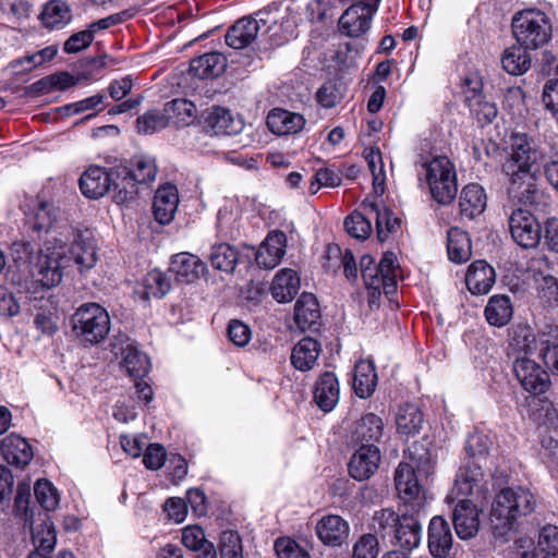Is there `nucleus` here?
<instances>
[{"instance_id":"412c9836","label":"nucleus","mask_w":558,"mask_h":558,"mask_svg":"<svg viewBox=\"0 0 558 558\" xmlns=\"http://www.w3.org/2000/svg\"><path fill=\"white\" fill-rule=\"evenodd\" d=\"M286 247L287 235L284 232L279 230L269 232L256 252V264L266 269L275 268L286 254Z\"/></svg>"},{"instance_id":"c03bdc74","label":"nucleus","mask_w":558,"mask_h":558,"mask_svg":"<svg viewBox=\"0 0 558 558\" xmlns=\"http://www.w3.org/2000/svg\"><path fill=\"white\" fill-rule=\"evenodd\" d=\"M32 539L35 551L51 553L57 542L53 523L45 515L32 524Z\"/></svg>"},{"instance_id":"4be33fe9","label":"nucleus","mask_w":558,"mask_h":558,"mask_svg":"<svg viewBox=\"0 0 558 558\" xmlns=\"http://www.w3.org/2000/svg\"><path fill=\"white\" fill-rule=\"evenodd\" d=\"M452 533L449 523L439 515L430 519L428 525L427 545L435 558H446L452 547Z\"/></svg>"},{"instance_id":"72a5a7b5","label":"nucleus","mask_w":558,"mask_h":558,"mask_svg":"<svg viewBox=\"0 0 558 558\" xmlns=\"http://www.w3.org/2000/svg\"><path fill=\"white\" fill-rule=\"evenodd\" d=\"M486 194L478 184H469L463 187L459 197L460 215L466 219H473L486 208Z\"/></svg>"},{"instance_id":"58836bf2","label":"nucleus","mask_w":558,"mask_h":558,"mask_svg":"<svg viewBox=\"0 0 558 558\" xmlns=\"http://www.w3.org/2000/svg\"><path fill=\"white\" fill-rule=\"evenodd\" d=\"M423 422V413L416 404L405 403L399 407L396 415L398 433L413 436L420 432Z\"/></svg>"},{"instance_id":"6ab92c4d","label":"nucleus","mask_w":558,"mask_h":558,"mask_svg":"<svg viewBox=\"0 0 558 558\" xmlns=\"http://www.w3.org/2000/svg\"><path fill=\"white\" fill-rule=\"evenodd\" d=\"M361 208L375 219L379 241H386L390 234H396L401 230V219L381 202L365 198Z\"/></svg>"},{"instance_id":"c9c22d12","label":"nucleus","mask_w":558,"mask_h":558,"mask_svg":"<svg viewBox=\"0 0 558 558\" xmlns=\"http://www.w3.org/2000/svg\"><path fill=\"white\" fill-rule=\"evenodd\" d=\"M205 124L216 135L236 134L243 128L241 120L234 119L228 109L221 107H214L208 111Z\"/></svg>"},{"instance_id":"473e14b6","label":"nucleus","mask_w":558,"mask_h":558,"mask_svg":"<svg viewBox=\"0 0 558 558\" xmlns=\"http://www.w3.org/2000/svg\"><path fill=\"white\" fill-rule=\"evenodd\" d=\"M320 351V343L316 339L305 337L293 347L291 364L301 372H307L315 366Z\"/></svg>"},{"instance_id":"f8f14e48","label":"nucleus","mask_w":558,"mask_h":558,"mask_svg":"<svg viewBox=\"0 0 558 558\" xmlns=\"http://www.w3.org/2000/svg\"><path fill=\"white\" fill-rule=\"evenodd\" d=\"M395 485L407 511H412V513L424 511L426 497L422 492L412 465L403 462L398 465L395 473Z\"/></svg>"},{"instance_id":"69168bd1","label":"nucleus","mask_w":558,"mask_h":558,"mask_svg":"<svg viewBox=\"0 0 558 558\" xmlns=\"http://www.w3.org/2000/svg\"><path fill=\"white\" fill-rule=\"evenodd\" d=\"M492 445L493 441L487 435L474 433L468 437L465 449L470 458L481 460L486 458Z\"/></svg>"},{"instance_id":"a19ab883","label":"nucleus","mask_w":558,"mask_h":558,"mask_svg":"<svg viewBox=\"0 0 558 558\" xmlns=\"http://www.w3.org/2000/svg\"><path fill=\"white\" fill-rule=\"evenodd\" d=\"M512 314V304L510 298L507 295H493L485 307L487 322L497 327L507 325Z\"/></svg>"},{"instance_id":"393cba45","label":"nucleus","mask_w":558,"mask_h":558,"mask_svg":"<svg viewBox=\"0 0 558 558\" xmlns=\"http://www.w3.org/2000/svg\"><path fill=\"white\" fill-rule=\"evenodd\" d=\"M317 299L312 293H302L294 306V322L302 330H316L320 323Z\"/></svg>"},{"instance_id":"5fc2aeb1","label":"nucleus","mask_w":558,"mask_h":558,"mask_svg":"<svg viewBox=\"0 0 558 558\" xmlns=\"http://www.w3.org/2000/svg\"><path fill=\"white\" fill-rule=\"evenodd\" d=\"M105 28V19H100L97 22L89 25V27L85 31L73 34L65 43H64V51L66 53H77L83 49L87 48L94 39V34L97 31Z\"/></svg>"},{"instance_id":"2eb2a0df","label":"nucleus","mask_w":558,"mask_h":558,"mask_svg":"<svg viewBox=\"0 0 558 558\" xmlns=\"http://www.w3.org/2000/svg\"><path fill=\"white\" fill-rule=\"evenodd\" d=\"M454 502L452 522L457 535L461 539L473 538L480 529L478 507L484 502L471 498H459Z\"/></svg>"},{"instance_id":"49530a36","label":"nucleus","mask_w":558,"mask_h":558,"mask_svg":"<svg viewBox=\"0 0 558 558\" xmlns=\"http://www.w3.org/2000/svg\"><path fill=\"white\" fill-rule=\"evenodd\" d=\"M141 299H161L171 290V282L167 275L158 269L149 271L143 279Z\"/></svg>"},{"instance_id":"09e8293b","label":"nucleus","mask_w":558,"mask_h":558,"mask_svg":"<svg viewBox=\"0 0 558 558\" xmlns=\"http://www.w3.org/2000/svg\"><path fill=\"white\" fill-rule=\"evenodd\" d=\"M131 168L132 179H134L135 186L141 184H148L155 181L158 168L153 157L147 155H137L128 162Z\"/></svg>"},{"instance_id":"6e6d98bb","label":"nucleus","mask_w":558,"mask_h":558,"mask_svg":"<svg viewBox=\"0 0 558 558\" xmlns=\"http://www.w3.org/2000/svg\"><path fill=\"white\" fill-rule=\"evenodd\" d=\"M373 217L365 213H353L344 220L347 232L355 239H366L372 233Z\"/></svg>"},{"instance_id":"052dcab7","label":"nucleus","mask_w":558,"mask_h":558,"mask_svg":"<svg viewBox=\"0 0 558 558\" xmlns=\"http://www.w3.org/2000/svg\"><path fill=\"white\" fill-rule=\"evenodd\" d=\"M378 554V538L372 533L361 535L352 547V558H377Z\"/></svg>"},{"instance_id":"4468645a","label":"nucleus","mask_w":558,"mask_h":558,"mask_svg":"<svg viewBox=\"0 0 558 558\" xmlns=\"http://www.w3.org/2000/svg\"><path fill=\"white\" fill-rule=\"evenodd\" d=\"M508 222L511 238L519 246L529 250L538 245L542 229L532 213L519 208L512 211Z\"/></svg>"},{"instance_id":"f704fd0d","label":"nucleus","mask_w":558,"mask_h":558,"mask_svg":"<svg viewBox=\"0 0 558 558\" xmlns=\"http://www.w3.org/2000/svg\"><path fill=\"white\" fill-rule=\"evenodd\" d=\"M227 68V59L220 52H208L194 58L190 64V72L202 80L214 78L221 75Z\"/></svg>"},{"instance_id":"9d476101","label":"nucleus","mask_w":558,"mask_h":558,"mask_svg":"<svg viewBox=\"0 0 558 558\" xmlns=\"http://www.w3.org/2000/svg\"><path fill=\"white\" fill-rule=\"evenodd\" d=\"M73 329L85 342H101L105 338V310L97 303L83 304L73 315Z\"/></svg>"},{"instance_id":"e433bc0d","label":"nucleus","mask_w":558,"mask_h":558,"mask_svg":"<svg viewBox=\"0 0 558 558\" xmlns=\"http://www.w3.org/2000/svg\"><path fill=\"white\" fill-rule=\"evenodd\" d=\"M257 35V22L243 17L228 29L225 39L229 47L243 49L252 44Z\"/></svg>"},{"instance_id":"0eeeda50","label":"nucleus","mask_w":558,"mask_h":558,"mask_svg":"<svg viewBox=\"0 0 558 558\" xmlns=\"http://www.w3.org/2000/svg\"><path fill=\"white\" fill-rule=\"evenodd\" d=\"M488 494V484L484 480L481 465L475 461H469L458 470L453 487L447 495L446 501L451 505L459 498H471L478 502H485Z\"/></svg>"},{"instance_id":"f3484780","label":"nucleus","mask_w":558,"mask_h":558,"mask_svg":"<svg viewBox=\"0 0 558 558\" xmlns=\"http://www.w3.org/2000/svg\"><path fill=\"white\" fill-rule=\"evenodd\" d=\"M380 451L376 445H362L350 458L348 471L355 481H366L378 470Z\"/></svg>"},{"instance_id":"4c0bfd02","label":"nucleus","mask_w":558,"mask_h":558,"mask_svg":"<svg viewBox=\"0 0 558 558\" xmlns=\"http://www.w3.org/2000/svg\"><path fill=\"white\" fill-rule=\"evenodd\" d=\"M39 19L46 28L60 29L70 23L71 9L64 1L51 0L44 5Z\"/></svg>"},{"instance_id":"b1692460","label":"nucleus","mask_w":558,"mask_h":558,"mask_svg":"<svg viewBox=\"0 0 558 558\" xmlns=\"http://www.w3.org/2000/svg\"><path fill=\"white\" fill-rule=\"evenodd\" d=\"M1 454L11 465L24 469L34 457L33 448L28 441L16 434H10L1 440Z\"/></svg>"},{"instance_id":"6e6552de","label":"nucleus","mask_w":558,"mask_h":558,"mask_svg":"<svg viewBox=\"0 0 558 558\" xmlns=\"http://www.w3.org/2000/svg\"><path fill=\"white\" fill-rule=\"evenodd\" d=\"M426 180L434 199L439 204H449L456 196L458 184L451 161L438 156L424 163Z\"/></svg>"},{"instance_id":"de8ad7c7","label":"nucleus","mask_w":558,"mask_h":558,"mask_svg":"<svg viewBox=\"0 0 558 558\" xmlns=\"http://www.w3.org/2000/svg\"><path fill=\"white\" fill-rule=\"evenodd\" d=\"M447 251L449 259L457 264L465 263L471 257V240L469 234L458 228L448 232Z\"/></svg>"},{"instance_id":"774afa93","label":"nucleus","mask_w":558,"mask_h":558,"mask_svg":"<svg viewBox=\"0 0 558 558\" xmlns=\"http://www.w3.org/2000/svg\"><path fill=\"white\" fill-rule=\"evenodd\" d=\"M537 294L549 305H558V279L551 275L542 276L537 280Z\"/></svg>"},{"instance_id":"7ed1b4c3","label":"nucleus","mask_w":558,"mask_h":558,"mask_svg":"<svg viewBox=\"0 0 558 558\" xmlns=\"http://www.w3.org/2000/svg\"><path fill=\"white\" fill-rule=\"evenodd\" d=\"M537 497L527 487L514 486L501 489L494 498L489 521L495 537L506 538L514 531L522 518L537 508Z\"/></svg>"},{"instance_id":"a18cd8bd","label":"nucleus","mask_w":558,"mask_h":558,"mask_svg":"<svg viewBox=\"0 0 558 558\" xmlns=\"http://www.w3.org/2000/svg\"><path fill=\"white\" fill-rule=\"evenodd\" d=\"M60 217V210L53 203L38 201L29 218L33 230L36 232H48Z\"/></svg>"},{"instance_id":"680f3d73","label":"nucleus","mask_w":558,"mask_h":558,"mask_svg":"<svg viewBox=\"0 0 558 558\" xmlns=\"http://www.w3.org/2000/svg\"><path fill=\"white\" fill-rule=\"evenodd\" d=\"M219 551L221 558H243L240 535L234 531H225L220 536Z\"/></svg>"},{"instance_id":"bf43d9fd","label":"nucleus","mask_w":558,"mask_h":558,"mask_svg":"<svg viewBox=\"0 0 558 558\" xmlns=\"http://www.w3.org/2000/svg\"><path fill=\"white\" fill-rule=\"evenodd\" d=\"M535 549L546 555L558 557V526L547 524L543 526L538 534Z\"/></svg>"},{"instance_id":"dca6fc26","label":"nucleus","mask_w":558,"mask_h":558,"mask_svg":"<svg viewBox=\"0 0 558 558\" xmlns=\"http://www.w3.org/2000/svg\"><path fill=\"white\" fill-rule=\"evenodd\" d=\"M376 8L369 3L357 2L349 7L339 19V31L348 37H360L371 26Z\"/></svg>"},{"instance_id":"7c9ffc66","label":"nucleus","mask_w":558,"mask_h":558,"mask_svg":"<svg viewBox=\"0 0 558 558\" xmlns=\"http://www.w3.org/2000/svg\"><path fill=\"white\" fill-rule=\"evenodd\" d=\"M339 383L332 372L322 374L316 383L314 399L325 412L331 411L339 401Z\"/></svg>"},{"instance_id":"c85d7f7f","label":"nucleus","mask_w":558,"mask_h":558,"mask_svg":"<svg viewBox=\"0 0 558 558\" xmlns=\"http://www.w3.org/2000/svg\"><path fill=\"white\" fill-rule=\"evenodd\" d=\"M385 434V423L383 418L375 413L364 414L354 426L352 439L362 445H374L378 442Z\"/></svg>"},{"instance_id":"1a4fd4ad","label":"nucleus","mask_w":558,"mask_h":558,"mask_svg":"<svg viewBox=\"0 0 558 558\" xmlns=\"http://www.w3.org/2000/svg\"><path fill=\"white\" fill-rule=\"evenodd\" d=\"M109 347L113 357L131 378L143 379L147 376L150 371L148 356L125 333L114 336Z\"/></svg>"},{"instance_id":"13d9d810","label":"nucleus","mask_w":558,"mask_h":558,"mask_svg":"<svg viewBox=\"0 0 558 558\" xmlns=\"http://www.w3.org/2000/svg\"><path fill=\"white\" fill-rule=\"evenodd\" d=\"M38 504L47 511L54 510L59 505V494L56 487L47 480H38L34 487Z\"/></svg>"},{"instance_id":"3c124183","label":"nucleus","mask_w":558,"mask_h":558,"mask_svg":"<svg viewBox=\"0 0 558 558\" xmlns=\"http://www.w3.org/2000/svg\"><path fill=\"white\" fill-rule=\"evenodd\" d=\"M238 251L228 243L215 244L211 247L209 260L211 266L220 271L232 274L238 264Z\"/></svg>"},{"instance_id":"a211bd4d","label":"nucleus","mask_w":558,"mask_h":558,"mask_svg":"<svg viewBox=\"0 0 558 558\" xmlns=\"http://www.w3.org/2000/svg\"><path fill=\"white\" fill-rule=\"evenodd\" d=\"M315 532L325 546L341 547L349 538L350 524L338 514H327L317 521Z\"/></svg>"},{"instance_id":"ea45409f","label":"nucleus","mask_w":558,"mask_h":558,"mask_svg":"<svg viewBox=\"0 0 558 558\" xmlns=\"http://www.w3.org/2000/svg\"><path fill=\"white\" fill-rule=\"evenodd\" d=\"M377 374L375 366L369 361H360L355 365L353 388L360 398H368L375 391Z\"/></svg>"},{"instance_id":"39448f33","label":"nucleus","mask_w":558,"mask_h":558,"mask_svg":"<svg viewBox=\"0 0 558 558\" xmlns=\"http://www.w3.org/2000/svg\"><path fill=\"white\" fill-rule=\"evenodd\" d=\"M513 341L525 353H536L548 371L558 375V325H545L536 335L526 328L515 331Z\"/></svg>"},{"instance_id":"f257e3e1","label":"nucleus","mask_w":558,"mask_h":558,"mask_svg":"<svg viewBox=\"0 0 558 558\" xmlns=\"http://www.w3.org/2000/svg\"><path fill=\"white\" fill-rule=\"evenodd\" d=\"M69 247L62 242H48L37 255L29 242L17 241L11 246V255L17 267L12 282L26 293L50 289L62 280V269L70 262Z\"/></svg>"},{"instance_id":"4d7b16f0","label":"nucleus","mask_w":558,"mask_h":558,"mask_svg":"<svg viewBox=\"0 0 558 558\" xmlns=\"http://www.w3.org/2000/svg\"><path fill=\"white\" fill-rule=\"evenodd\" d=\"M167 126L168 117L165 116V111L149 110L136 120L137 132L142 134H153Z\"/></svg>"},{"instance_id":"2f4dec72","label":"nucleus","mask_w":558,"mask_h":558,"mask_svg":"<svg viewBox=\"0 0 558 558\" xmlns=\"http://www.w3.org/2000/svg\"><path fill=\"white\" fill-rule=\"evenodd\" d=\"M300 290V277L291 268L279 270L272 279L270 292L279 303L290 302Z\"/></svg>"},{"instance_id":"aec40b11","label":"nucleus","mask_w":558,"mask_h":558,"mask_svg":"<svg viewBox=\"0 0 558 558\" xmlns=\"http://www.w3.org/2000/svg\"><path fill=\"white\" fill-rule=\"evenodd\" d=\"M179 192L175 185L166 183L155 192L153 201V215L155 220L162 225H169L175 216L179 206Z\"/></svg>"},{"instance_id":"f03ea898","label":"nucleus","mask_w":558,"mask_h":558,"mask_svg":"<svg viewBox=\"0 0 558 558\" xmlns=\"http://www.w3.org/2000/svg\"><path fill=\"white\" fill-rule=\"evenodd\" d=\"M508 149V156L501 167L507 178L508 193L521 203L532 202L542 154L534 141L521 133L511 135Z\"/></svg>"},{"instance_id":"864d4df0","label":"nucleus","mask_w":558,"mask_h":558,"mask_svg":"<svg viewBox=\"0 0 558 558\" xmlns=\"http://www.w3.org/2000/svg\"><path fill=\"white\" fill-rule=\"evenodd\" d=\"M364 158L368 163V168L373 174V187L377 196H380L385 192V171L379 149L368 147L363 151Z\"/></svg>"},{"instance_id":"ddd939ff","label":"nucleus","mask_w":558,"mask_h":558,"mask_svg":"<svg viewBox=\"0 0 558 558\" xmlns=\"http://www.w3.org/2000/svg\"><path fill=\"white\" fill-rule=\"evenodd\" d=\"M107 194H110L112 201L117 204H124L132 201L137 194L134 179H132L131 168L128 161L114 159L107 160Z\"/></svg>"},{"instance_id":"338daca9","label":"nucleus","mask_w":558,"mask_h":558,"mask_svg":"<svg viewBox=\"0 0 558 558\" xmlns=\"http://www.w3.org/2000/svg\"><path fill=\"white\" fill-rule=\"evenodd\" d=\"M278 558H311L308 551L290 537H281L275 542Z\"/></svg>"},{"instance_id":"79ce46f5","label":"nucleus","mask_w":558,"mask_h":558,"mask_svg":"<svg viewBox=\"0 0 558 558\" xmlns=\"http://www.w3.org/2000/svg\"><path fill=\"white\" fill-rule=\"evenodd\" d=\"M527 48L513 45L507 48L501 58L502 68L511 75H521L531 68V57Z\"/></svg>"},{"instance_id":"603ef678","label":"nucleus","mask_w":558,"mask_h":558,"mask_svg":"<svg viewBox=\"0 0 558 558\" xmlns=\"http://www.w3.org/2000/svg\"><path fill=\"white\" fill-rule=\"evenodd\" d=\"M466 101L472 116L484 126L493 122L497 117V107L494 102L486 100L485 96L475 89L472 95L466 96Z\"/></svg>"},{"instance_id":"5701e85b","label":"nucleus","mask_w":558,"mask_h":558,"mask_svg":"<svg viewBox=\"0 0 558 558\" xmlns=\"http://www.w3.org/2000/svg\"><path fill=\"white\" fill-rule=\"evenodd\" d=\"M169 270L178 281L192 283L207 271V265L198 256L181 252L172 256Z\"/></svg>"},{"instance_id":"e2e57ef3","label":"nucleus","mask_w":558,"mask_h":558,"mask_svg":"<svg viewBox=\"0 0 558 558\" xmlns=\"http://www.w3.org/2000/svg\"><path fill=\"white\" fill-rule=\"evenodd\" d=\"M68 256L74 259V263L81 267V269H89L96 263L95 247L90 244L86 245L82 242H76L69 247Z\"/></svg>"},{"instance_id":"20e7f679","label":"nucleus","mask_w":558,"mask_h":558,"mask_svg":"<svg viewBox=\"0 0 558 558\" xmlns=\"http://www.w3.org/2000/svg\"><path fill=\"white\" fill-rule=\"evenodd\" d=\"M511 26L517 43L531 50L543 47L551 37L550 19L538 9L518 11L512 16Z\"/></svg>"},{"instance_id":"bb28decb","label":"nucleus","mask_w":558,"mask_h":558,"mask_svg":"<svg viewBox=\"0 0 558 558\" xmlns=\"http://www.w3.org/2000/svg\"><path fill=\"white\" fill-rule=\"evenodd\" d=\"M421 513H412L407 511L401 514V520L396 529L395 537L398 544L408 550L416 548L422 539V526L418 521Z\"/></svg>"},{"instance_id":"423d86ee","label":"nucleus","mask_w":558,"mask_h":558,"mask_svg":"<svg viewBox=\"0 0 558 558\" xmlns=\"http://www.w3.org/2000/svg\"><path fill=\"white\" fill-rule=\"evenodd\" d=\"M398 267L397 256L392 252L385 253L377 265L371 255H363L360 259L361 274L366 288L375 291L384 290L386 294L396 291Z\"/></svg>"},{"instance_id":"c756f323","label":"nucleus","mask_w":558,"mask_h":558,"mask_svg":"<svg viewBox=\"0 0 558 558\" xmlns=\"http://www.w3.org/2000/svg\"><path fill=\"white\" fill-rule=\"evenodd\" d=\"M324 258L326 259L324 267L327 270L336 272L342 267L344 276L349 280H355L357 278L359 269L350 250L342 252L338 244H329L325 251Z\"/></svg>"},{"instance_id":"0e129e2a","label":"nucleus","mask_w":558,"mask_h":558,"mask_svg":"<svg viewBox=\"0 0 558 558\" xmlns=\"http://www.w3.org/2000/svg\"><path fill=\"white\" fill-rule=\"evenodd\" d=\"M401 520V515L390 508L376 511L373 515V527L377 533L385 535L386 533L396 532Z\"/></svg>"},{"instance_id":"37998d69","label":"nucleus","mask_w":558,"mask_h":558,"mask_svg":"<svg viewBox=\"0 0 558 558\" xmlns=\"http://www.w3.org/2000/svg\"><path fill=\"white\" fill-rule=\"evenodd\" d=\"M165 116L168 117V124L172 121L179 126H185L193 123L196 119V107L187 99H173L168 101L163 108Z\"/></svg>"},{"instance_id":"cd10ccee","label":"nucleus","mask_w":558,"mask_h":558,"mask_svg":"<svg viewBox=\"0 0 558 558\" xmlns=\"http://www.w3.org/2000/svg\"><path fill=\"white\" fill-rule=\"evenodd\" d=\"M495 269L485 260H475L469 268L465 276L468 289L473 294H486L495 283Z\"/></svg>"},{"instance_id":"a878e982","label":"nucleus","mask_w":558,"mask_h":558,"mask_svg":"<svg viewBox=\"0 0 558 558\" xmlns=\"http://www.w3.org/2000/svg\"><path fill=\"white\" fill-rule=\"evenodd\" d=\"M267 125L277 135L296 134L303 130L305 119L300 113L276 108L268 113Z\"/></svg>"},{"instance_id":"8fccbe9b","label":"nucleus","mask_w":558,"mask_h":558,"mask_svg":"<svg viewBox=\"0 0 558 558\" xmlns=\"http://www.w3.org/2000/svg\"><path fill=\"white\" fill-rule=\"evenodd\" d=\"M105 170L98 166L89 167L80 179L82 193L92 199H98L105 195Z\"/></svg>"},{"instance_id":"9b49d317","label":"nucleus","mask_w":558,"mask_h":558,"mask_svg":"<svg viewBox=\"0 0 558 558\" xmlns=\"http://www.w3.org/2000/svg\"><path fill=\"white\" fill-rule=\"evenodd\" d=\"M518 348L520 355L513 362V372L520 385L534 395L544 393L550 384L547 369L532 359L535 353H525Z\"/></svg>"}]
</instances>
